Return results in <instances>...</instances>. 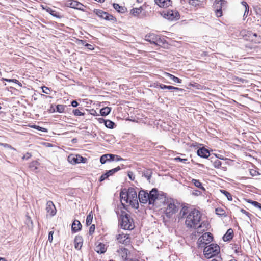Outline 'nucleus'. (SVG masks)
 Masks as SVG:
<instances>
[{
    "mask_svg": "<svg viewBox=\"0 0 261 261\" xmlns=\"http://www.w3.org/2000/svg\"><path fill=\"white\" fill-rule=\"evenodd\" d=\"M115 154H105L101 156L100 162L102 164H104L107 162H111L115 161Z\"/></svg>",
    "mask_w": 261,
    "mask_h": 261,
    "instance_id": "obj_15",
    "label": "nucleus"
},
{
    "mask_svg": "<svg viewBox=\"0 0 261 261\" xmlns=\"http://www.w3.org/2000/svg\"><path fill=\"white\" fill-rule=\"evenodd\" d=\"M242 4L245 6V9H247V14H248L249 13V6L247 4V3L245 2V1H243L242 2Z\"/></svg>",
    "mask_w": 261,
    "mask_h": 261,
    "instance_id": "obj_53",
    "label": "nucleus"
},
{
    "mask_svg": "<svg viewBox=\"0 0 261 261\" xmlns=\"http://www.w3.org/2000/svg\"><path fill=\"white\" fill-rule=\"evenodd\" d=\"M13 81H12V82L17 84L20 87L22 86L21 83L19 82L18 80H17L16 79H13Z\"/></svg>",
    "mask_w": 261,
    "mask_h": 261,
    "instance_id": "obj_58",
    "label": "nucleus"
},
{
    "mask_svg": "<svg viewBox=\"0 0 261 261\" xmlns=\"http://www.w3.org/2000/svg\"><path fill=\"white\" fill-rule=\"evenodd\" d=\"M220 192L223 194L227 198V199L229 201L232 200V197L231 194L228 191L224 190H220Z\"/></svg>",
    "mask_w": 261,
    "mask_h": 261,
    "instance_id": "obj_37",
    "label": "nucleus"
},
{
    "mask_svg": "<svg viewBox=\"0 0 261 261\" xmlns=\"http://www.w3.org/2000/svg\"><path fill=\"white\" fill-rule=\"evenodd\" d=\"M73 113L75 116H83L84 115V113L80 111L79 109L73 110Z\"/></svg>",
    "mask_w": 261,
    "mask_h": 261,
    "instance_id": "obj_44",
    "label": "nucleus"
},
{
    "mask_svg": "<svg viewBox=\"0 0 261 261\" xmlns=\"http://www.w3.org/2000/svg\"><path fill=\"white\" fill-rule=\"evenodd\" d=\"M113 8L118 12L124 13L126 11V8L125 7L120 6L118 4L114 3Z\"/></svg>",
    "mask_w": 261,
    "mask_h": 261,
    "instance_id": "obj_27",
    "label": "nucleus"
},
{
    "mask_svg": "<svg viewBox=\"0 0 261 261\" xmlns=\"http://www.w3.org/2000/svg\"><path fill=\"white\" fill-rule=\"evenodd\" d=\"M165 204L166 205L165 214L168 218L171 217L173 214L177 212L178 207L175 205L173 199H167L165 202Z\"/></svg>",
    "mask_w": 261,
    "mask_h": 261,
    "instance_id": "obj_4",
    "label": "nucleus"
},
{
    "mask_svg": "<svg viewBox=\"0 0 261 261\" xmlns=\"http://www.w3.org/2000/svg\"><path fill=\"white\" fill-rule=\"evenodd\" d=\"M38 165V162L36 161H34L32 162L29 165V167L32 170H35L37 169Z\"/></svg>",
    "mask_w": 261,
    "mask_h": 261,
    "instance_id": "obj_38",
    "label": "nucleus"
},
{
    "mask_svg": "<svg viewBox=\"0 0 261 261\" xmlns=\"http://www.w3.org/2000/svg\"><path fill=\"white\" fill-rule=\"evenodd\" d=\"M109 177V175H108L107 173L106 172L105 174L101 175L99 178V181H102L105 179H107Z\"/></svg>",
    "mask_w": 261,
    "mask_h": 261,
    "instance_id": "obj_45",
    "label": "nucleus"
},
{
    "mask_svg": "<svg viewBox=\"0 0 261 261\" xmlns=\"http://www.w3.org/2000/svg\"><path fill=\"white\" fill-rule=\"evenodd\" d=\"M128 203L130 204V205L133 207H134L136 209H137L139 207V203L138 202L137 200H129V201H128Z\"/></svg>",
    "mask_w": 261,
    "mask_h": 261,
    "instance_id": "obj_39",
    "label": "nucleus"
},
{
    "mask_svg": "<svg viewBox=\"0 0 261 261\" xmlns=\"http://www.w3.org/2000/svg\"><path fill=\"white\" fill-rule=\"evenodd\" d=\"M91 111H92V112L91 113V114L92 115H96V114L97 113H96V111H95V110H94L93 109H92V110H91Z\"/></svg>",
    "mask_w": 261,
    "mask_h": 261,
    "instance_id": "obj_62",
    "label": "nucleus"
},
{
    "mask_svg": "<svg viewBox=\"0 0 261 261\" xmlns=\"http://www.w3.org/2000/svg\"><path fill=\"white\" fill-rule=\"evenodd\" d=\"M82 226L80 222L78 220H74L72 224L71 229L73 232H77L81 230Z\"/></svg>",
    "mask_w": 261,
    "mask_h": 261,
    "instance_id": "obj_22",
    "label": "nucleus"
},
{
    "mask_svg": "<svg viewBox=\"0 0 261 261\" xmlns=\"http://www.w3.org/2000/svg\"><path fill=\"white\" fill-rule=\"evenodd\" d=\"M227 6V2L225 0L215 1L214 4L215 13L218 17L222 15V10H225Z\"/></svg>",
    "mask_w": 261,
    "mask_h": 261,
    "instance_id": "obj_5",
    "label": "nucleus"
},
{
    "mask_svg": "<svg viewBox=\"0 0 261 261\" xmlns=\"http://www.w3.org/2000/svg\"><path fill=\"white\" fill-rule=\"evenodd\" d=\"M143 176L147 178V180L150 181V179L152 174V171L150 170H146L143 172Z\"/></svg>",
    "mask_w": 261,
    "mask_h": 261,
    "instance_id": "obj_32",
    "label": "nucleus"
},
{
    "mask_svg": "<svg viewBox=\"0 0 261 261\" xmlns=\"http://www.w3.org/2000/svg\"><path fill=\"white\" fill-rule=\"evenodd\" d=\"M211 162H212L213 164V166L216 168H220L222 163L218 159H216V157L211 156L210 159Z\"/></svg>",
    "mask_w": 261,
    "mask_h": 261,
    "instance_id": "obj_25",
    "label": "nucleus"
},
{
    "mask_svg": "<svg viewBox=\"0 0 261 261\" xmlns=\"http://www.w3.org/2000/svg\"><path fill=\"white\" fill-rule=\"evenodd\" d=\"M105 126L109 128H113L115 123L110 120H105Z\"/></svg>",
    "mask_w": 261,
    "mask_h": 261,
    "instance_id": "obj_35",
    "label": "nucleus"
},
{
    "mask_svg": "<svg viewBox=\"0 0 261 261\" xmlns=\"http://www.w3.org/2000/svg\"><path fill=\"white\" fill-rule=\"evenodd\" d=\"M197 153L199 156L205 159L207 158L210 155L208 150L204 147L198 149L197 150Z\"/></svg>",
    "mask_w": 261,
    "mask_h": 261,
    "instance_id": "obj_17",
    "label": "nucleus"
},
{
    "mask_svg": "<svg viewBox=\"0 0 261 261\" xmlns=\"http://www.w3.org/2000/svg\"><path fill=\"white\" fill-rule=\"evenodd\" d=\"M53 234H54V231H51L49 232V234H48V241H49L50 243H51L52 241H53Z\"/></svg>",
    "mask_w": 261,
    "mask_h": 261,
    "instance_id": "obj_47",
    "label": "nucleus"
},
{
    "mask_svg": "<svg viewBox=\"0 0 261 261\" xmlns=\"http://www.w3.org/2000/svg\"><path fill=\"white\" fill-rule=\"evenodd\" d=\"M120 196H121V199H123L124 201H125V200L126 199V194H123V195L121 194Z\"/></svg>",
    "mask_w": 261,
    "mask_h": 261,
    "instance_id": "obj_59",
    "label": "nucleus"
},
{
    "mask_svg": "<svg viewBox=\"0 0 261 261\" xmlns=\"http://www.w3.org/2000/svg\"><path fill=\"white\" fill-rule=\"evenodd\" d=\"M163 16L164 18L170 21L178 20L180 17L179 13L174 10H169L164 12Z\"/></svg>",
    "mask_w": 261,
    "mask_h": 261,
    "instance_id": "obj_9",
    "label": "nucleus"
},
{
    "mask_svg": "<svg viewBox=\"0 0 261 261\" xmlns=\"http://www.w3.org/2000/svg\"><path fill=\"white\" fill-rule=\"evenodd\" d=\"M121 169L120 167L119 166H118L114 169H112L111 170H110L108 171H107V173L108 175H109V176L113 175L115 173L119 171Z\"/></svg>",
    "mask_w": 261,
    "mask_h": 261,
    "instance_id": "obj_33",
    "label": "nucleus"
},
{
    "mask_svg": "<svg viewBox=\"0 0 261 261\" xmlns=\"http://www.w3.org/2000/svg\"><path fill=\"white\" fill-rule=\"evenodd\" d=\"M121 227L125 230H132L134 228L133 219L124 211H121L120 215Z\"/></svg>",
    "mask_w": 261,
    "mask_h": 261,
    "instance_id": "obj_2",
    "label": "nucleus"
},
{
    "mask_svg": "<svg viewBox=\"0 0 261 261\" xmlns=\"http://www.w3.org/2000/svg\"><path fill=\"white\" fill-rule=\"evenodd\" d=\"M240 212L249 217L251 215V214L249 212H247L246 210L244 209H241Z\"/></svg>",
    "mask_w": 261,
    "mask_h": 261,
    "instance_id": "obj_52",
    "label": "nucleus"
},
{
    "mask_svg": "<svg viewBox=\"0 0 261 261\" xmlns=\"http://www.w3.org/2000/svg\"><path fill=\"white\" fill-rule=\"evenodd\" d=\"M94 12L98 17L105 20H112L114 19V17L112 15H110L108 13L104 12L101 10L95 9Z\"/></svg>",
    "mask_w": 261,
    "mask_h": 261,
    "instance_id": "obj_11",
    "label": "nucleus"
},
{
    "mask_svg": "<svg viewBox=\"0 0 261 261\" xmlns=\"http://www.w3.org/2000/svg\"><path fill=\"white\" fill-rule=\"evenodd\" d=\"M174 159L177 161L183 162L184 163H186V162L187 161V159H181L180 157H176Z\"/></svg>",
    "mask_w": 261,
    "mask_h": 261,
    "instance_id": "obj_50",
    "label": "nucleus"
},
{
    "mask_svg": "<svg viewBox=\"0 0 261 261\" xmlns=\"http://www.w3.org/2000/svg\"><path fill=\"white\" fill-rule=\"evenodd\" d=\"M42 92L46 94H49L48 91H50L49 89L45 86H44L42 88Z\"/></svg>",
    "mask_w": 261,
    "mask_h": 261,
    "instance_id": "obj_49",
    "label": "nucleus"
},
{
    "mask_svg": "<svg viewBox=\"0 0 261 261\" xmlns=\"http://www.w3.org/2000/svg\"><path fill=\"white\" fill-rule=\"evenodd\" d=\"M123 160H124V159L123 158H122L121 157H120L119 155H115V161H123Z\"/></svg>",
    "mask_w": 261,
    "mask_h": 261,
    "instance_id": "obj_56",
    "label": "nucleus"
},
{
    "mask_svg": "<svg viewBox=\"0 0 261 261\" xmlns=\"http://www.w3.org/2000/svg\"><path fill=\"white\" fill-rule=\"evenodd\" d=\"M66 5L67 6L70 8L82 11H84V8H85V6L83 4L75 0L68 1Z\"/></svg>",
    "mask_w": 261,
    "mask_h": 261,
    "instance_id": "obj_10",
    "label": "nucleus"
},
{
    "mask_svg": "<svg viewBox=\"0 0 261 261\" xmlns=\"http://www.w3.org/2000/svg\"><path fill=\"white\" fill-rule=\"evenodd\" d=\"M214 157H216V158L218 159H223V158H222V155L220 154H215V156Z\"/></svg>",
    "mask_w": 261,
    "mask_h": 261,
    "instance_id": "obj_60",
    "label": "nucleus"
},
{
    "mask_svg": "<svg viewBox=\"0 0 261 261\" xmlns=\"http://www.w3.org/2000/svg\"><path fill=\"white\" fill-rule=\"evenodd\" d=\"M93 220V214L92 212H91L87 216L86 223L87 225H90L91 224Z\"/></svg>",
    "mask_w": 261,
    "mask_h": 261,
    "instance_id": "obj_34",
    "label": "nucleus"
},
{
    "mask_svg": "<svg viewBox=\"0 0 261 261\" xmlns=\"http://www.w3.org/2000/svg\"><path fill=\"white\" fill-rule=\"evenodd\" d=\"M65 109V106L62 105H58L56 106L57 111L59 113H62L64 112Z\"/></svg>",
    "mask_w": 261,
    "mask_h": 261,
    "instance_id": "obj_40",
    "label": "nucleus"
},
{
    "mask_svg": "<svg viewBox=\"0 0 261 261\" xmlns=\"http://www.w3.org/2000/svg\"><path fill=\"white\" fill-rule=\"evenodd\" d=\"M158 196V190L155 188L152 189L148 193L149 204H153Z\"/></svg>",
    "mask_w": 261,
    "mask_h": 261,
    "instance_id": "obj_13",
    "label": "nucleus"
},
{
    "mask_svg": "<svg viewBox=\"0 0 261 261\" xmlns=\"http://www.w3.org/2000/svg\"><path fill=\"white\" fill-rule=\"evenodd\" d=\"M111 108L108 107H106L100 109V113L102 116L108 115L111 112Z\"/></svg>",
    "mask_w": 261,
    "mask_h": 261,
    "instance_id": "obj_29",
    "label": "nucleus"
},
{
    "mask_svg": "<svg viewBox=\"0 0 261 261\" xmlns=\"http://www.w3.org/2000/svg\"><path fill=\"white\" fill-rule=\"evenodd\" d=\"M216 213L218 215L223 216L225 214V211L221 208H217L215 209Z\"/></svg>",
    "mask_w": 261,
    "mask_h": 261,
    "instance_id": "obj_41",
    "label": "nucleus"
},
{
    "mask_svg": "<svg viewBox=\"0 0 261 261\" xmlns=\"http://www.w3.org/2000/svg\"><path fill=\"white\" fill-rule=\"evenodd\" d=\"M43 9L45 10L46 12L49 13L53 16L55 17L56 18H60V16L59 13L57 12L56 11L53 10L51 8L48 7L47 6L44 7L42 6Z\"/></svg>",
    "mask_w": 261,
    "mask_h": 261,
    "instance_id": "obj_23",
    "label": "nucleus"
},
{
    "mask_svg": "<svg viewBox=\"0 0 261 261\" xmlns=\"http://www.w3.org/2000/svg\"><path fill=\"white\" fill-rule=\"evenodd\" d=\"M78 105H79V103L77 102V101L76 100H73L71 102V106L73 107H76L78 106Z\"/></svg>",
    "mask_w": 261,
    "mask_h": 261,
    "instance_id": "obj_55",
    "label": "nucleus"
},
{
    "mask_svg": "<svg viewBox=\"0 0 261 261\" xmlns=\"http://www.w3.org/2000/svg\"><path fill=\"white\" fill-rule=\"evenodd\" d=\"M121 251L123 253V254L122 255V257L125 259H126L127 257V253L128 251V249L126 248H122L121 249Z\"/></svg>",
    "mask_w": 261,
    "mask_h": 261,
    "instance_id": "obj_43",
    "label": "nucleus"
},
{
    "mask_svg": "<svg viewBox=\"0 0 261 261\" xmlns=\"http://www.w3.org/2000/svg\"><path fill=\"white\" fill-rule=\"evenodd\" d=\"M129 238L128 234H119L117 237V240L120 243L126 244V240Z\"/></svg>",
    "mask_w": 261,
    "mask_h": 261,
    "instance_id": "obj_24",
    "label": "nucleus"
},
{
    "mask_svg": "<svg viewBox=\"0 0 261 261\" xmlns=\"http://www.w3.org/2000/svg\"><path fill=\"white\" fill-rule=\"evenodd\" d=\"M31 157V154L30 153H27L23 155L22 157L23 160H28Z\"/></svg>",
    "mask_w": 261,
    "mask_h": 261,
    "instance_id": "obj_51",
    "label": "nucleus"
},
{
    "mask_svg": "<svg viewBox=\"0 0 261 261\" xmlns=\"http://www.w3.org/2000/svg\"><path fill=\"white\" fill-rule=\"evenodd\" d=\"M3 145L4 146V147H6V148H10V149H11L12 150H15V149L12 146H11L10 145L8 144H3Z\"/></svg>",
    "mask_w": 261,
    "mask_h": 261,
    "instance_id": "obj_54",
    "label": "nucleus"
},
{
    "mask_svg": "<svg viewBox=\"0 0 261 261\" xmlns=\"http://www.w3.org/2000/svg\"><path fill=\"white\" fill-rule=\"evenodd\" d=\"M247 202L248 203L251 204L255 207H256L259 205V202L255 201H253L252 200L248 199L247 200Z\"/></svg>",
    "mask_w": 261,
    "mask_h": 261,
    "instance_id": "obj_46",
    "label": "nucleus"
},
{
    "mask_svg": "<svg viewBox=\"0 0 261 261\" xmlns=\"http://www.w3.org/2000/svg\"><path fill=\"white\" fill-rule=\"evenodd\" d=\"M167 77H169L171 80H173L174 82L178 83H181L182 82V80L178 77H176L175 76L169 73H165Z\"/></svg>",
    "mask_w": 261,
    "mask_h": 261,
    "instance_id": "obj_30",
    "label": "nucleus"
},
{
    "mask_svg": "<svg viewBox=\"0 0 261 261\" xmlns=\"http://www.w3.org/2000/svg\"><path fill=\"white\" fill-rule=\"evenodd\" d=\"M138 198L141 203L145 204L147 202H149L148 193L144 190H141L138 194Z\"/></svg>",
    "mask_w": 261,
    "mask_h": 261,
    "instance_id": "obj_14",
    "label": "nucleus"
},
{
    "mask_svg": "<svg viewBox=\"0 0 261 261\" xmlns=\"http://www.w3.org/2000/svg\"><path fill=\"white\" fill-rule=\"evenodd\" d=\"M83 240L81 236H77L74 240V247L77 250H80L83 245Z\"/></svg>",
    "mask_w": 261,
    "mask_h": 261,
    "instance_id": "obj_18",
    "label": "nucleus"
},
{
    "mask_svg": "<svg viewBox=\"0 0 261 261\" xmlns=\"http://www.w3.org/2000/svg\"><path fill=\"white\" fill-rule=\"evenodd\" d=\"M155 3L160 7H167L171 5V0H154Z\"/></svg>",
    "mask_w": 261,
    "mask_h": 261,
    "instance_id": "obj_19",
    "label": "nucleus"
},
{
    "mask_svg": "<svg viewBox=\"0 0 261 261\" xmlns=\"http://www.w3.org/2000/svg\"><path fill=\"white\" fill-rule=\"evenodd\" d=\"M197 2H198V1L197 0H195V2L193 3V2L191 3L193 5H195V6H196V5H197Z\"/></svg>",
    "mask_w": 261,
    "mask_h": 261,
    "instance_id": "obj_64",
    "label": "nucleus"
},
{
    "mask_svg": "<svg viewBox=\"0 0 261 261\" xmlns=\"http://www.w3.org/2000/svg\"><path fill=\"white\" fill-rule=\"evenodd\" d=\"M31 127L32 128H33L36 129L37 130H40V131H41L42 132H47V129L46 128L40 127L39 126H37V125H34L31 126Z\"/></svg>",
    "mask_w": 261,
    "mask_h": 261,
    "instance_id": "obj_42",
    "label": "nucleus"
},
{
    "mask_svg": "<svg viewBox=\"0 0 261 261\" xmlns=\"http://www.w3.org/2000/svg\"><path fill=\"white\" fill-rule=\"evenodd\" d=\"M220 252V247L216 244H211L204 248V254L207 258H211Z\"/></svg>",
    "mask_w": 261,
    "mask_h": 261,
    "instance_id": "obj_3",
    "label": "nucleus"
},
{
    "mask_svg": "<svg viewBox=\"0 0 261 261\" xmlns=\"http://www.w3.org/2000/svg\"><path fill=\"white\" fill-rule=\"evenodd\" d=\"M128 177H129V179L130 180H134L135 177L133 176V174L132 172H129L128 173Z\"/></svg>",
    "mask_w": 261,
    "mask_h": 261,
    "instance_id": "obj_57",
    "label": "nucleus"
},
{
    "mask_svg": "<svg viewBox=\"0 0 261 261\" xmlns=\"http://www.w3.org/2000/svg\"><path fill=\"white\" fill-rule=\"evenodd\" d=\"M46 210L47 213L51 217L55 216L57 212L55 206L51 201H48L47 202Z\"/></svg>",
    "mask_w": 261,
    "mask_h": 261,
    "instance_id": "obj_12",
    "label": "nucleus"
},
{
    "mask_svg": "<svg viewBox=\"0 0 261 261\" xmlns=\"http://www.w3.org/2000/svg\"><path fill=\"white\" fill-rule=\"evenodd\" d=\"M256 43H260L261 42V38L259 37L256 40H255Z\"/></svg>",
    "mask_w": 261,
    "mask_h": 261,
    "instance_id": "obj_61",
    "label": "nucleus"
},
{
    "mask_svg": "<svg viewBox=\"0 0 261 261\" xmlns=\"http://www.w3.org/2000/svg\"><path fill=\"white\" fill-rule=\"evenodd\" d=\"M213 235L210 232L204 233L198 240V244L199 247H204L205 245L210 243L213 240Z\"/></svg>",
    "mask_w": 261,
    "mask_h": 261,
    "instance_id": "obj_7",
    "label": "nucleus"
},
{
    "mask_svg": "<svg viewBox=\"0 0 261 261\" xmlns=\"http://www.w3.org/2000/svg\"><path fill=\"white\" fill-rule=\"evenodd\" d=\"M145 40L157 46H161L163 44V41L160 36L154 33H150L145 36Z\"/></svg>",
    "mask_w": 261,
    "mask_h": 261,
    "instance_id": "obj_6",
    "label": "nucleus"
},
{
    "mask_svg": "<svg viewBox=\"0 0 261 261\" xmlns=\"http://www.w3.org/2000/svg\"><path fill=\"white\" fill-rule=\"evenodd\" d=\"M142 7L135 8H133L131 10L130 13L134 16H137L139 15L142 12Z\"/></svg>",
    "mask_w": 261,
    "mask_h": 261,
    "instance_id": "obj_31",
    "label": "nucleus"
},
{
    "mask_svg": "<svg viewBox=\"0 0 261 261\" xmlns=\"http://www.w3.org/2000/svg\"><path fill=\"white\" fill-rule=\"evenodd\" d=\"M233 237V231L230 228L227 230L226 233L223 237V240L225 241H229L231 240Z\"/></svg>",
    "mask_w": 261,
    "mask_h": 261,
    "instance_id": "obj_21",
    "label": "nucleus"
},
{
    "mask_svg": "<svg viewBox=\"0 0 261 261\" xmlns=\"http://www.w3.org/2000/svg\"><path fill=\"white\" fill-rule=\"evenodd\" d=\"M162 89H168V90H173L176 92L178 91H183V89L181 88H179L178 87H175L172 86H167L162 84H160L157 85Z\"/></svg>",
    "mask_w": 261,
    "mask_h": 261,
    "instance_id": "obj_20",
    "label": "nucleus"
},
{
    "mask_svg": "<svg viewBox=\"0 0 261 261\" xmlns=\"http://www.w3.org/2000/svg\"><path fill=\"white\" fill-rule=\"evenodd\" d=\"M95 226L94 224H93L91 225V226L89 228V233L90 234H92L95 230Z\"/></svg>",
    "mask_w": 261,
    "mask_h": 261,
    "instance_id": "obj_48",
    "label": "nucleus"
},
{
    "mask_svg": "<svg viewBox=\"0 0 261 261\" xmlns=\"http://www.w3.org/2000/svg\"><path fill=\"white\" fill-rule=\"evenodd\" d=\"M3 80L7 81V82H12V81H13V79H3Z\"/></svg>",
    "mask_w": 261,
    "mask_h": 261,
    "instance_id": "obj_63",
    "label": "nucleus"
},
{
    "mask_svg": "<svg viewBox=\"0 0 261 261\" xmlns=\"http://www.w3.org/2000/svg\"><path fill=\"white\" fill-rule=\"evenodd\" d=\"M192 183L194 185V186L200 189H201L203 191H205V189L204 188V187L202 186L201 182H200L199 180L193 179L191 181Z\"/></svg>",
    "mask_w": 261,
    "mask_h": 261,
    "instance_id": "obj_28",
    "label": "nucleus"
},
{
    "mask_svg": "<svg viewBox=\"0 0 261 261\" xmlns=\"http://www.w3.org/2000/svg\"><path fill=\"white\" fill-rule=\"evenodd\" d=\"M180 214L181 218H186L185 225L187 228L197 229L198 233H200L201 231H204L205 229H201L202 228L205 227V228H207L206 224H200L201 215L198 210L194 209L189 212L188 207H183Z\"/></svg>",
    "mask_w": 261,
    "mask_h": 261,
    "instance_id": "obj_1",
    "label": "nucleus"
},
{
    "mask_svg": "<svg viewBox=\"0 0 261 261\" xmlns=\"http://www.w3.org/2000/svg\"><path fill=\"white\" fill-rule=\"evenodd\" d=\"M95 251L98 253H103L106 251L105 245L103 243H99L95 248Z\"/></svg>",
    "mask_w": 261,
    "mask_h": 261,
    "instance_id": "obj_26",
    "label": "nucleus"
},
{
    "mask_svg": "<svg viewBox=\"0 0 261 261\" xmlns=\"http://www.w3.org/2000/svg\"><path fill=\"white\" fill-rule=\"evenodd\" d=\"M87 160V159L86 158H84L79 154H70L68 157V162L72 164H75L81 163H85Z\"/></svg>",
    "mask_w": 261,
    "mask_h": 261,
    "instance_id": "obj_8",
    "label": "nucleus"
},
{
    "mask_svg": "<svg viewBox=\"0 0 261 261\" xmlns=\"http://www.w3.org/2000/svg\"><path fill=\"white\" fill-rule=\"evenodd\" d=\"M126 199H125V200L126 203H128V201H129V200H137L138 199L137 193L134 191V189L133 188L129 189L128 190V192L126 194Z\"/></svg>",
    "mask_w": 261,
    "mask_h": 261,
    "instance_id": "obj_16",
    "label": "nucleus"
},
{
    "mask_svg": "<svg viewBox=\"0 0 261 261\" xmlns=\"http://www.w3.org/2000/svg\"><path fill=\"white\" fill-rule=\"evenodd\" d=\"M80 42H81L82 45H83V46H84L85 47H87L89 50H92L94 49L93 45L86 43V42L85 41L81 40Z\"/></svg>",
    "mask_w": 261,
    "mask_h": 261,
    "instance_id": "obj_36",
    "label": "nucleus"
}]
</instances>
